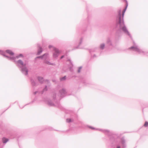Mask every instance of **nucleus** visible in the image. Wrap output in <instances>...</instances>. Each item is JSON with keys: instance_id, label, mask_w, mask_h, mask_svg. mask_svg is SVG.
Segmentation results:
<instances>
[{"instance_id": "obj_9", "label": "nucleus", "mask_w": 148, "mask_h": 148, "mask_svg": "<svg viewBox=\"0 0 148 148\" xmlns=\"http://www.w3.org/2000/svg\"><path fill=\"white\" fill-rule=\"evenodd\" d=\"M125 10H126V9H124L123 10V12H122V16H123H123H124V13H125Z\"/></svg>"}, {"instance_id": "obj_14", "label": "nucleus", "mask_w": 148, "mask_h": 148, "mask_svg": "<svg viewBox=\"0 0 148 148\" xmlns=\"http://www.w3.org/2000/svg\"><path fill=\"white\" fill-rule=\"evenodd\" d=\"M25 71H26V72H27V69H25Z\"/></svg>"}, {"instance_id": "obj_4", "label": "nucleus", "mask_w": 148, "mask_h": 148, "mask_svg": "<svg viewBox=\"0 0 148 148\" xmlns=\"http://www.w3.org/2000/svg\"><path fill=\"white\" fill-rule=\"evenodd\" d=\"M18 63L22 66H24L23 62L21 60H19L18 61Z\"/></svg>"}, {"instance_id": "obj_18", "label": "nucleus", "mask_w": 148, "mask_h": 148, "mask_svg": "<svg viewBox=\"0 0 148 148\" xmlns=\"http://www.w3.org/2000/svg\"><path fill=\"white\" fill-rule=\"evenodd\" d=\"M49 48H50V46H49Z\"/></svg>"}, {"instance_id": "obj_17", "label": "nucleus", "mask_w": 148, "mask_h": 148, "mask_svg": "<svg viewBox=\"0 0 148 148\" xmlns=\"http://www.w3.org/2000/svg\"><path fill=\"white\" fill-rule=\"evenodd\" d=\"M63 56H62L61 57V58H63Z\"/></svg>"}, {"instance_id": "obj_1", "label": "nucleus", "mask_w": 148, "mask_h": 148, "mask_svg": "<svg viewBox=\"0 0 148 148\" xmlns=\"http://www.w3.org/2000/svg\"><path fill=\"white\" fill-rule=\"evenodd\" d=\"M121 10H119V24H123V21H122L121 19Z\"/></svg>"}, {"instance_id": "obj_6", "label": "nucleus", "mask_w": 148, "mask_h": 148, "mask_svg": "<svg viewBox=\"0 0 148 148\" xmlns=\"http://www.w3.org/2000/svg\"><path fill=\"white\" fill-rule=\"evenodd\" d=\"M105 47V45L104 44H101L100 45V48L101 49H103Z\"/></svg>"}, {"instance_id": "obj_13", "label": "nucleus", "mask_w": 148, "mask_h": 148, "mask_svg": "<svg viewBox=\"0 0 148 148\" xmlns=\"http://www.w3.org/2000/svg\"><path fill=\"white\" fill-rule=\"evenodd\" d=\"M55 51H56V52H58V50L56 49H55Z\"/></svg>"}, {"instance_id": "obj_16", "label": "nucleus", "mask_w": 148, "mask_h": 148, "mask_svg": "<svg viewBox=\"0 0 148 148\" xmlns=\"http://www.w3.org/2000/svg\"><path fill=\"white\" fill-rule=\"evenodd\" d=\"M117 148H120V147L119 146L117 147Z\"/></svg>"}, {"instance_id": "obj_12", "label": "nucleus", "mask_w": 148, "mask_h": 148, "mask_svg": "<svg viewBox=\"0 0 148 148\" xmlns=\"http://www.w3.org/2000/svg\"><path fill=\"white\" fill-rule=\"evenodd\" d=\"M38 79L39 80H40L42 79V77H39Z\"/></svg>"}, {"instance_id": "obj_3", "label": "nucleus", "mask_w": 148, "mask_h": 148, "mask_svg": "<svg viewBox=\"0 0 148 148\" xmlns=\"http://www.w3.org/2000/svg\"><path fill=\"white\" fill-rule=\"evenodd\" d=\"M8 140V139L5 138H2V141L3 143H5Z\"/></svg>"}, {"instance_id": "obj_5", "label": "nucleus", "mask_w": 148, "mask_h": 148, "mask_svg": "<svg viewBox=\"0 0 148 148\" xmlns=\"http://www.w3.org/2000/svg\"><path fill=\"white\" fill-rule=\"evenodd\" d=\"M130 49H133L136 51H137L138 49V48L136 47H132Z\"/></svg>"}, {"instance_id": "obj_19", "label": "nucleus", "mask_w": 148, "mask_h": 148, "mask_svg": "<svg viewBox=\"0 0 148 148\" xmlns=\"http://www.w3.org/2000/svg\"><path fill=\"white\" fill-rule=\"evenodd\" d=\"M16 58H18V56H16Z\"/></svg>"}, {"instance_id": "obj_8", "label": "nucleus", "mask_w": 148, "mask_h": 148, "mask_svg": "<svg viewBox=\"0 0 148 148\" xmlns=\"http://www.w3.org/2000/svg\"><path fill=\"white\" fill-rule=\"evenodd\" d=\"M42 50H41V48H40V49L38 51V54H40V53L42 52Z\"/></svg>"}, {"instance_id": "obj_10", "label": "nucleus", "mask_w": 148, "mask_h": 148, "mask_svg": "<svg viewBox=\"0 0 148 148\" xmlns=\"http://www.w3.org/2000/svg\"><path fill=\"white\" fill-rule=\"evenodd\" d=\"M145 126L147 127L148 125V123L146 122L144 125Z\"/></svg>"}, {"instance_id": "obj_15", "label": "nucleus", "mask_w": 148, "mask_h": 148, "mask_svg": "<svg viewBox=\"0 0 148 148\" xmlns=\"http://www.w3.org/2000/svg\"><path fill=\"white\" fill-rule=\"evenodd\" d=\"M123 30H125V28L123 27Z\"/></svg>"}, {"instance_id": "obj_11", "label": "nucleus", "mask_w": 148, "mask_h": 148, "mask_svg": "<svg viewBox=\"0 0 148 148\" xmlns=\"http://www.w3.org/2000/svg\"><path fill=\"white\" fill-rule=\"evenodd\" d=\"M66 78V77L65 76L63 78H62L60 79V80H63L64 79H65Z\"/></svg>"}, {"instance_id": "obj_2", "label": "nucleus", "mask_w": 148, "mask_h": 148, "mask_svg": "<svg viewBox=\"0 0 148 148\" xmlns=\"http://www.w3.org/2000/svg\"><path fill=\"white\" fill-rule=\"evenodd\" d=\"M6 52L10 55L12 56L14 55V53L11 51L9 50H7Z\"/></svg>"}, {"instance_id": "obj_7", "label": "nucleus", "mask_w": 148, "mask_h": 148, "mask_svg": "<svg viewBox=\"0 0 148 148\" xmlns=\"http://www.w3.org/2000/svg\"><path fill=\"white\" fill-rule=\"evenodd\" d=\"M66 122L68 123H70L72 121L71 119H66Z\"/></svg>"}]
</instances>
